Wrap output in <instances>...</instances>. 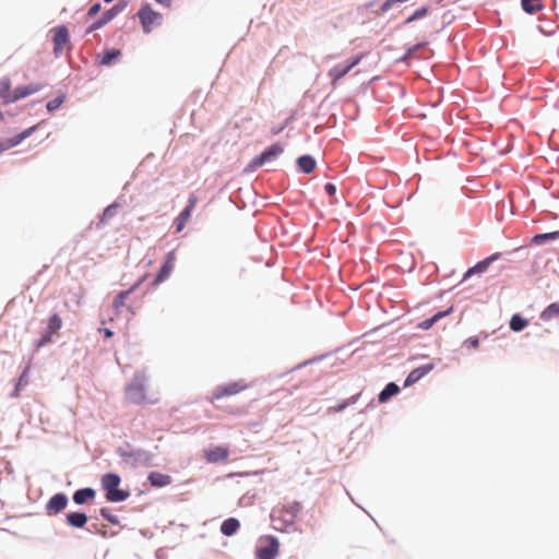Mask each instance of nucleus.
Wrapping results in <instances>:
<instances>
[{"mask_svg":"<svg viewBox=\"0 0 559 559\" xmlns=\"http://www.w3.org/2000/svg\"><path fill=\"white\" fill-rule=\"evenodd\" d=\"M120 476L115 473H106L100 479L102 487L106 492V499L110 502L124 501L130 493L126 490L119 489Z\"/></svg>","mask_w":559,"mask_h":559,"instance_id":"obj_2","label":"nucleus"},{"mask_svg":"<svg viewBox=\"0 0 559 559\" xmlns=\"http://www.w3.org/2000/svg\"><path fill=\"white\" fill-rule=\"evenodd\" d=\"M127 7V2H118L115 4L111 9L106 11L100 17L104 20V22L107 24L109 21H111L114 17H116L120 12H122Z\"/></svg>","mask_w":559,"mask_h":559,"instance_id":"obj_27","label":"nucleus"},{"mask_svg":"<svg viewBox=\"0 0 559 559\" xmlns=\"http://www.w3.org/2000/svg\"><path fill=\"white\" fill-rule=\"evenodd\" d=\"M0 97L4 104L13 103V100H9L13 98V92H11V82L8 78L0 81Z\"/></svg>","mask_w":559,"mask_h":559,"instance_id":"obj_23","label":"nucleus"},{"mask_svg":"<svg viewBox=\"0 0 559 559\" xmlns=\"http://www.w3.org/2000/svg\"><path fill=\"white\" fill-rule=\"evenodd\" d=\"M145 384V373L136 372L126 388V399L133 404L144 403L146 401Z\"/></svg>","mask_w":559,"mask_h":559,"instance_id":"obj_3","label":"nucleus"},{"mask_svg":"<svg viewBox=\"0 0 559 559\" xmlns=\"http://www.w3.org/2000/svg\"><path fill=\"white\" fill-rule=\"evenodd\" d=\"M100 515L114 525L119 524V519L117 515H114L108 508L100 509Z\"/></svg>","mask_w":559,"mask_h":559,"instance_id":"obj_36","label":"nucleus"},{"mask_svg":"<svg viewBox=\"0 0 559 559\" xmlns=\"http://www.w3.org/2000/svg\"><path fill=\"white\" fill-rule=\"evenodd\" d=\"M67 523L73 527H83L87 523V516L82 512L67 514Z\"/></svg>","mask_w":559,"mask_h":559,"instance_id":"obj_22","label":"nucleus"},{"mask_svg":"<svg viewBox=\"0 0 559 559\" xmlns=\"http://www.w3.org/2000/svg\"><path fill=\"white\" fill-rule=\"evenodd\" d=\"M175 262H176L175 252L174 251L168 252L164 264L159 269V271L154 280V285H158L169 277V275L171 274V272L175 267Z\"/></svg>","mask_w":559,"mask_h":559,"instance_id":"obj_10","label":"nucleus"},{"mask_svg":"<svg viewBox=\"0 0 559 559\" xmlns=\"http://www.w3.org/2000/svg\"><path fill=\"white\" fill-rule=\"evenodd\" d=\"M52 32V43H53V53L56 57L62 55L64 49L70 46V34L64 25L57 26L51 29Z\"/></svg>","mask_w":559,"mask_h":559,"instance_id":"obj_5","label":"nucleus"},{"mask_svg":"<svg viewBox=\"0 0 559 559\" xmlns=\"http://www.w3.org/2000/svg\"><path fill=\"white\" fill-rule=\"evenodd\" d=\"M527 325V321L519 314H514L510 320V329L519 332Z\"/></svg>","mask_w":559,"mask_h":559,"instance_id":"obj_33","label":"nucleus"},{"mask_svg":"<svg viewBox=\"0 0 559 559\" xmlns=\"http://www.w3.org/2000/svg\"><path fill=\"white\" fill-rule=\"evenodd\" d=\"M285 126H281L278 128H273L272 129V134L276 135L278 134L280 132H282L284 130Z\"/></svg>","mask_w":559,"mask_h":559,"instance_id":"obj_48","label":"nucleus"},{"mask_svg":"<svg viewBox=\"0 0 559 559\" xmlns=\"http://www.w3.org/2000/svg\"><path fill=\"white\" fill-rule=\"evenodd\" d=\"M100 9H102L100 3H95V4H93V5L90 8V10H88V12H87V15H88L90 17H93V16H95V15L100 11Z\"/></svg>","mask_w":559,"mask_h":559,"instance_id":"obj_42","label":"nucleus"},{"mask_svg":"<svg viewBox=\"0 0 559 559\" xmlns=\"http://www.w3.org/2000/svg\"><path fill=\"white\" fill-rule=\"evenodd\" d=\"M68 504V499L63 493H56L50 498L47 503V511L50 514H57L66 509Z\"/></svg>","mask_w":559,"mask_h":559,"instance_id":"obj_13","label":"nucleus"},{"mask_svg":"<svg viewBox=\"0 0 559 559\" xmlns=\"http://www.w3.org/2000/svg\"><path fill=\"white\" fill-rule=\"evenodd\" d=\"M138 17L145 34L151 33L153 28L160 25L163 21V15L159 12L154 11L148 3L141 7L138 11Z\"/></svg>","mask_w":559,"mask_h":559,"instance_id":"obj_4","label":"nucleus"},{"mask_svg":"<svg viewBox=\"0 0 559 559\" xmlns=\"http://www.w3.org/2000/svg\"><path fill=\"white\" fill-rule=\"evenodd\" d=\"M450 312H451V309H449L447 311H440V312L436 313L435 316H432L431 318L421 321L418 324V328L421 330H429L437 321H439L441 318L445 317Z\"/></svg>","mask_w":559,"mask_h":559,"instance_id":"obj_28","label":"nucleus"},{"mask_svg":"<svg viewBox=\"0 0 559 559\" xmlns=\"http://www.w3.org/2000/svg\"><path fill=\"white\" fill-rule=\"evenodd\" d=\"M120 55H121V52L118 49L107 50L102 56L100 64L109 66L112 63L114 60L118 59L120 57Z\"/></svg>","mask_w":559,"mask_h":559,"instance_id":"obj_32","label":"nucleus"},{"mask_svg":"<svg viewBox=\"0 0 559 559\" xmlns=\"http://www.w3.org/2000/svg\"><path fill=\"white\" fill-rule=\"evenodd\" d=\"M248 388V384L242 380L218 385L212 395V400H221L226 396L236 395Z\"/></svg>","mask_w":559,"mask_h":559,"instance_id":"obj_6","label":"nucleus"},{"mask_svg":"<svg viewBox=\"0 0 559 559\" xmlns=\"http://www.w3.org/2000/svg\"><path fill=\"white\" fill-rule=\"evenodd\" d=\"M61 326H62L61 318L58 314H52L48 321L47 332L50 335H55L58 333V331L61 329Z\"/></svg>","mask_w":559,"mask_h":559,"instance_id":"obj_30","label":"nucleus"},{"mask_svg":"<svg viewBox=\"0 0 559 559\" xmlns=\"http://www.w3.org/2000/svg\"><path fill=\"white\" fill-rule=\"evenodd\" d=\"M364 53H358L355 57L348 59L346 62H344L350 70L355 68L357 64L360 63V61L364 59Z\"/></svg>","mask_w":559,"mask_h":559,"instance_id":"obj_38","label":"nucleus"},{"mask_svg":"<svg viewBox=\"0 0 559 559\" xmlns=\"http://www.w3.org/2000/svg\"><path fill=\"white\" fill-rule=\"evenodd\" d=\"M465 345L468 348L477 349L479 346V341L477 337H469L465 341Z\"/></svg>","mask_w":559,"mask_h":559,"instance_id":"obj_41","label":"nucleus"},{"mask_svg":"<svg viewBox=\"0 0 559 559\" xmlns=\"http://www.w3.org/2000/svg\"><path fill=\"white\" fill-rule=\"evenodd\" d=\"M150 484L154 487H165L171 484V477L166 474H162L158 472L150 473L147 477Z\"/></svg>","mask_w":559,"mask_h":559,"instance_id":"obj_19","label":"nucleus"},{"mask_svg":"<svg viewBox=\"0 0 559 559\" xmlns=\"http://www.w3.org/2000/svg\"><path fill=\"white\" fill-rule=\"evenodd\" d=\"M283 153V147L280 144H273L262 152L259 156L252 160L253 167H261L264 163L277 157Z\"/></svg>","mask_w":559,"mask_h":559,"instance_id":"obj_11","label":"nucleus"},{"mask_svg":"<svg viewBox=\"0 0 559 559\" xmlns=\"http://www.w3.org/2000/svg\"><path fill=\"white\" fill-rule=\"evenodd\" d=\"M556 239H559V230L552 231V233L535 235L532 239V242L535 245H542L545 241L556 240Z\"/></svg>","mask_w":559,"mask_h":559,"instance_id":"obj_31","label":"nucleus"},{"mask_svg":"<svg viewBox=\"0 0 559 559\" xmlns=\"http://www.w3.org/2000/svg\"><path fill=\"white\" fill-rule=\"evenodd\" d=\"M34 130H35V127H31V128L26 129L25 131L16 134L15 136L7 140L5 142H0V152L16 146L23 140H25L27 136H29Z\"/></svg>","mask_w":559,"mask_h":559,"instance_id":"obj_15","label":"nucleus"},{"mask_svg":"<svg viewBox=\"0 0 559 559\" xmlns=\"http://www.w3.org/2000/svg\"><path fill=\"white\" fill-rule=\"evenodd\" d=\"M324 190L329 195H334L336 192L335 186L331 182L325 183Z\"/></svg>","mask_w":559,"mask_h":559,"instance_id":"obj_44","label":"nucleus"},{"mask_svg":"<svg viewBox=\"0 0 559 559\" xmlns=\"http://www.w3.org/2000/svg\"><path fill=\"white\" fill-rule=\"evenodd\" d=\"M297 164L305 174L312 173L317 165L316 160L310 155L300 156L297 159Z\"/></svg>","mask_w":559,"mask_h":559,"instance_id":"obj_24","label":"nucleus"},{"mask_svg":"<svg viewBox=\"0 0 559 559\" xmlns=\"http://www.w3.org/2000/svg\"><path fill=\"white\" fill-rule=\"evenodd\" d=\"M140 286V282L134 284L127 290L120 292L112 301V308L117 313L120 312L121 308L126 307L132 314L135 313V308L132 304H127L128 297Z\"/></svg>","mask_w":559,"mask_h":559,"instance_id":"obj_8","label":"nucleus"},{"mask_svg":"<svg viewBox=\"0 0 559 559\" xmlns=\"http://www.w3.org/2000/svg\"><path fill=\"white\" fill-rule=\"evenodd\" d=\"M104 25H106V23L104 22V20L102 17H99L97 21H95L88 28H87V33H92L100 27H103Z\"/></svg>","mask_w":559,"mask_h":559,"instance_id":"obj_40","label":"nucleus"},{"mask_svg":"<svg viewBox=\"0 0 559 559\" xmlns=\"http://www.w3.org/2000/svg\"><path fill=\"white\" fill-rule=\"evenodd\" d=\"M27 383V370H24V372L21 374L20 379H19V382L16 384V388H15V391H14V396H17L19 395V391L21 389L22 385L26 384Z\"/></svg>","mask_w":559,"mask_h":559,"instance_id":"obj_39","label":"nucleus"},{"mask_svg":"<svg viewBox=\"0 0 559 559\" xmlns=\"http://www.w3.org/2000/svg\"><path fill=\"white\" fill-rule=\"evenodd\" d=\"M433 368L432 364L420 366L413 371L409 372L405 380V385L413 384L420 380L424 376H426L428 372H430Z\"/></svg>","mask_w":559,"mask_h":559,"instance_id":"obj_16","label":"nucleus"},{"mask_svg":"<svg viewBox=\"0 0 559 559\" xmlns=\"http://www.w3.org/2000/svg\"><path fill=\"white\" fill-rule=\"evenodd\" d=\"M155 1L164 7H167V8L170 7V4H171V0H155Z\"/></svg>","mask_w":559,"mask_h":559,"instance_id":"obj_47","label":"nucleus"},{"mask_svg":"<svg viewBox=\"0 0 559 559\" xmlns=\"http://www.w3.org/2000/svg\"><path fill=\"white\" fill-rule=\"evenodd\" d=\"M198 202V198L194 193H191L188 199V204L185 210L176 217L174 224L176 227V231L180 233L186 227L188 221L191 217L192 211L194 210Z\"/></svg>","mask_w":559,"mask_h":559,"instance_id":"obj_7","label":"nucleus"},{"mask_svg":"<svg viewBox=\"0 0 559 559\" xmlns=\"http://www.w3.org/2000/svg\"><path fill=\"white\" fill-rule=\"evenodd\" d=\"M64 102V95H59L57 96L56 98L49 100L47 103V109L48 111H53L56 110L57 108H59L62 103Z\"/></svg>","mask_w":559,"mask_h":559,"instance_id":"obj_37","label":"nucleus"},{"mask_svg":"<svg viewBox=\"0 0 559 559\" xmlns=\"http://www.w3.org/2000/svg\"><path fill=\"white\" fill-rule=\"evenodd\" d=\"M114 209H115V205L108 206V207L105 210V212H104V216L106 217V216H110V215H112V214H114V212H112V211H114Z\"/></svg>","mask_w":559,"mask_h":559,"instance_id":"obj_46","label":"nucleus"},{"mask_svg":"<svg viewBox=\"0 0 559 559\" xmlns=\"http://www.w3.org/2000/svg\"><path fill=\"white\" fill-rule=\"evenodd\" d=\"M96 492L92 488H83L79 489L73 495V501L78 504H83L87 500H91L95 497Z\"/></svg>","mask_w":559,"mask_h":559,"instance_id":"obj_21","label":"nucleus"},{"mask_svg":"<svg viewBox=\"0 0 559 559\" xmlns=\"http://www.w3.org/2000/svg\"><path fill=\"white\" fill-rule=\"evenodd\" d=\"M43 88L41 84L32 83L25 86H19L13 91V98L10 100L16 102L39 92Z\"/></svg>","mask_w":559,"mask_h":559,"instance_id":"obj_14","label":"nucleus"},{"mask_svg":"<svg viewBox=\"0 0 559 559\" xmlns=\"http://www.w3.org/2000/svg\"><path fill=\"white\" fill-rule=\"evenodd\" d=\"M300 511L301 503L298 501H293L288 504L273 509L271 513L273 527L280 532H285L295 523Z\"/></svg>","mask_w":559,"mask_h":559,"instance_id":"obj_1","label":"nucleus"},{"mask_svg":"<svg viewBox=\"0 0 559 559\" xmlns=\"http://www.w3.org/2000/svg\"><path fill=\"white\" fill-rule=\"evenodd\" d=\"M358 395L352 396L341 404L329 407L330 413H340L343 412L348 405L356 403Z\"/></svg>","mask_w":559,"mask_h":559,"instance_id":"obj_34","label":"nucleus"},{"mask_svg":"<svg viewBox=\"0 0 559 559\" xmlns=\"http://www.w3.org/2000/svg\"><path fill=\"white\" fill-rule=\"evenodd\" d=\"M203 455L206 462L216 464L219 462H226L229 456V449L225 445H218L203 451Z\"/></svg>","mask_w":559,"mask_h":559,"instance_id":"obj_9","label":"nucleus"},{"mask_svg":"<svg viewBox=\"0 0 559 559\" xmlns=\"http://www.w3.org/2000/svg\"><path fill=\"white\" fill-rule=\"evenodd\" d=\"M559 316V302L550 304L542 313L540 319L544 321H549L555 317Z\"/></svg>","mask_w":559,"mask_h":559,"instance_id":"obj_29","label":"nucleus"},{"mask_svg":"<svg viewBox=\"0 0 559 559\" xmlns=\"http://www.w3.org/2000/svg\"><path fill=\"white\" fill-rule=\"evenodd\" d=\"M99 331L104 333L106 338H110L114 335V332L109 329H100Z\"/></svg>","mask_w":559,"mask_h":559,"instance_id":"obj_45","label":"nucleus"},{"mask_svg":"<svg viewBox=\"0 0 559 559\" xmlns=\"http://www.w3.org/2000/svg\"><path fill=\"white\" fill-rule=\"evenodd\" d=\"M106 3H110L112 2L114 0H104Z\"/></svg>","mask_w":559,"mask_h":559,"instance_id":"obj_49","label":"nucleus"},{"mask_svg":"<svg viewBox=\"0 0 559 559\" xmlns=\"http://www.w3.org/2000/svg\"><path fill=\"white\" fill-rule=\"evenodd\" d=\"M522 8L526 13L535 14L543 10V0H522Z\"/></svg>","mask_w":559,"mask_h":559,"instance_id":"obj_25","label":"nucleus"},{"mask_svg":"<svg viewBox=\"0 0 559 559\" xmlns=\"http://www.w3.org/2000/svg\"><path fill=\"white\" fill-rule=\"evenodd\" d=\"M400 392V388L394 382L386 384V386L379 394V402L385 403L390 397L396 395Z\"/></svg>","mask_w":559,"mask_h":559,"instance_id":"obj_26","label":"nucleus"},{"mask_svg":"<svg viewBox=\"0 0 559 559\" xmlns=\"http://www.w3.org/2000/svg\"><path fill=\"white\" fill-rule=\"evenodd\" d=\"M51 336L48 332L37 343V347H41L51 341Z\"/></svg>","mask_w":559,"mask_h":559,"instance_id":"obj_43","label":"nucleus"},{"mask_svg":"<svg viewBox=\"0 0 559 559\" xmlns=\"http://www.w3.org/2000/svg\"><path fill=\"white\" fill-rule=\"evenodd\" d=\"M350 69L345 63H340L334 66L328 73L329 78L331 79L332 86H336L337 82L344 78Z\"/></svg>","mask_w":559,"mask_h":559,"instance_id":"obj_17","label":"nucleus"},{"mask_svg":"<svg viewBox=\"0 0 559 559\" xmlns=\"http://www.w3.org/2000/svg\"><path fill=\"white\" fill-rule=\"evenodd\" d=\"M240 527V523L235 518L225 520L221 525V532L225 536H233Z\"/></svg>","mask_w":559,"mask_h":559,"instance_id":"obj_20","label":"nucleus"},{"mask_svg":"<svg viewBox=\"0 0 559 559\" xmlns=\"http://www.w3.org/2000/svg\"><path fill=\"white\" fill-rule=\"evenodd\" d=\"M500 257V253H495L486 259H484L483 261H479L476 265H474L473 267H471L466 273H465V277H468L471 276L472 274H475V273H484L488 267L489 265L495 261L497 260L498 258Z\"/></svg>","mask_w":559,"mask_h":559,"instance_id":"obj_18","label":"nucleus"},{"mask_svg":"<svg viewBox=\"0 0 559 559\" xmlns=\"http://www.w3.org/2000/svg\"><path fill=\"white\" fill-rule=\"evenodd\" d=\"M280 544L275 537H267V545L257 551L258 559H274L278 554Z\"/></svg>","mask_w":559,"mask_h":559,"instance_id":"obj_12","label":"nucleus"},{"mask_svg":"<svg viewBox=\"0 0 559 559\" xmlns=\"http://www.w3.org/2000/svg\"><path fill=\"white\" fill-rule=\"evenodd\" d=\"M427 13H428L427 7L419 8L409 17L406 19L405 24H409L416 20L423 19L427 15Z\"/></svg>","mask_w":559,"mask_h":559,"instance_id":"obj_35","label":"nucleus"}]
</instances>
